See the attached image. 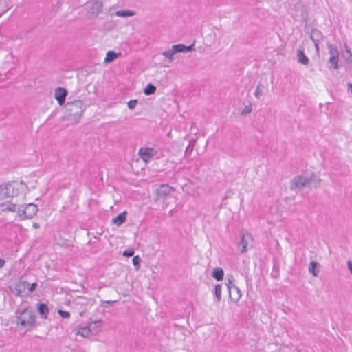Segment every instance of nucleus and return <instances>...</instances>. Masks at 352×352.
I'll return each instance as SVG.
<instances>
[{"instance_id": "nucleus-40", "label": "nucleus", "mask_w": 352, "mask_h": 352, "mask_svg": "<svg viewBox=\"0 0 352 352\" xmlns=\"http://www.w3.org/2000/svg\"><path fill=\"white\" fill-rule=\"evenodd\" d=\"M314 43L316 52H318L320 50L319 43Z\"/></svg>"}, {"instance_id": "nucleus-15", "label": "nucleus", "mask_w": 352, "mask_h": 352, "mask_svg": "<svg viewBox=\"0 0 352 352\" xmlns=\"http://www.w3.org/2000/svg\"><path fill=\"white\" fill-rule=\"evenodd\" d=\"M297 59L298 63L302 64V65H308L309 60L308 57L305 55L304 53V51L302 50H298L297 51Z\"/></svg>"}, {"instance_id": "nucleus-14", "label": "nucleus", "mask_w": 352, "mask_h": 352, "mask_svg": "<svg viewBox=\"0 0 352 352\" xmlns=\"http://www.w3.org/2000/svg\"><path fill=\"white\" fill-rule=\"evenodd\" d=\"M172 188L167 185V184H163L161 185L156 190L157 195L158 197H164L166 195H168L171 191Z\"/></svg>"}, {"instance_id": "nucleus-39", "label": "nucleus", "mask_w": 352, "mask_h": 352, "mask_svg": "<svg viewBox=\"0 0 352 352\" xmlns=\"http://www.w3.org/2000/svg\"><path fill=\"white\" fill-rule=\"evenodd\" d=\"M232 285H234L232 283V280L231 279H229L228 280V282L227 283V287H228V289H229V286H232Z\"/></svg>"}, {"instance_id": "nucleus-8", "label": "nucleus", "mask_w": 352, "mask_h": 352, "mask_svg": "<svg viewBox=\"0 0 352 352\" xmlns=\"http://www.w3.org/2000/svg\"><path fill=\"white\" fill-rule=\"evenodd\" d=\"M239 245L242 247L241 253L247 251L248 248L253 246V237L251 234L248 232H242L241 234V241Z\"/></svg>"}, {"instance_id": "nucleus-5", "label": "nucleus", "mask_w": 352, "mask_h": 352, "mask_svg": "<svg viewBox=\"0 0 352 352\" xmlns=\"http://www.w3.org/2000/svg\"><path fill=\"white\" fill-rule=\"evenodd\" d=\"M17 213L21 220L32 219L36 215L38 208L34 204H28L25 207L19 206L17 207Z\"/></svg>"}, {"instance_id": "nucleus-21", "label": "nucleus", "mask_w": 352, "mask_h": 352, "mask_svg": "<svg viewBox=\"0 0 352 352\" xmlns=\"http://www.w3.org/2000/svg\"><path fill=\"white\" fill-rule=\"evenodd\" d=\"M224 272L222 268L217 267L214 269L212 276L217 280H221L223 278Z\"/></svg>"}, {"instance_id": "nucleus-37", "label": "nucleus", "mask_w": 352, "mask_h": 352, "mask_svg": "<svg viewBox=\"0 0 352 352\" xmlns=\"http://www.w3.org/2000/svg\"><path fill=\"white\" fill-rule=\"evenodd\" d=\"M85 327L87 328V329L89 331V333L90 334V336H94V335H96V333H94V332H92V329H91L90 326L87 324L86 325H85Z\"/></svg>"}, {"instance_id": "nucleus-2", "label": "nucleus", "mask_w": 352, "mask_h": 352, "mask_svg": "<svg viewBox=\"0 0 352 352\" xmlns=\"http://www.w3.org/2000/svg\"><path fill=\"white\" fill-rule=\"evenodd\" d=\"M320 182V179L314 175L311 177L301 175L296 177L292 179L290 188L292 190H300L305 187L317 188Z\"/></svg>"}, {"instance_id": "nucleus-33", "label": "nucleus", "mask_w": 352, "mask_h": 352, "mask_svg": "<svg viewBox=\"0 0 352 352\" xmlns=\"http://www.w3.org/2000/svg\"><path fill=\"white\" fill-rule=\"evenodd\" d=\"M134 254V250L132 249H128L122 253V255L126 257H131L133 256Z\"/></svg>"}, {"instance_id": "nucleus-28", "label": "nucleus", "mask_w": 352, "mask_h": 352, "mask_svg": "<svg viewBox=\"0 0 352 352\" xmlns=\"http://www.w3.org/2000/svg\"><path fill=\"white\" fill-rule=\"evenodd\" d=\"M214 294L218 302L221 300V285L217 284L214 287Z\"/></svg>"}, {"instance_id": "nucleus-19", "label": "nucleus", "mask_w": 352, "mask_h": 352, "mask_svg": "<svg viewBox=\"0 0 352 352\" xmlns=\"http://www.w3.org/2000/svg\"><path fill=\"white\" fill-rule=\"evenodd\" d=\"M38 311L43 318H47L49 309L47 306L44 303H40L38 305Z\"/></svg>"}, {"instance_id": "nucleus-29", "label": "nucleus", "mask_w": 352, "mask_h": 352, "mask_svg": "<svg viewBox=\"0 0 352 352\" xmlns=\"http://www.w3.org/2000/svg\"><path fill=\"white\" fill-rule=\"evenodd\" d=\"M8 197V189L7 185H1L0 186V199Z\"/></svg>"}, {"instance_id": "nucleus-1", "label": "nucleus", "mask_w": 352, "mask_h": 352, "mask_svg": "<svg viewBox=\"0 0 352 352\" xmlns=\"http://www.w3.org/2000/svg\"><path fill=\"white\" fill-rule=\"evenodd\" d=\"M86 107L84 102L80 100L68 102L65 105V118L73 124L78 123Z\"/></svg>"}, {"instance_id": "nucleus-27", "label": "nucleus", "mask_w": 352, "mask_h": 352, "mask_svg": "<svg viewBox=\"0 0 352 352\" xmlns=\"http://www.w3.org/2000/svg\"><path fill=\"white\" fill-rule=\"evenodd\" d=\"M156 91V87L151 83H149L144 89V94L146 96L153 94Z\"/></svg>"}, {"instance_id": "nucleus-26", "label": "nucleus", "mask_w": 352, "mask_h": 352, "mask_svg": "<svg viewBox=\"0 0 352 352\" xmlns=\"http://www.w3.org/2000/svg\"><path fill=\"white\" fill-rule=\"evenodd\" d=\"M118 56V54L116 53L113 51H109L107 54L106 57L104 58V63H111L116 58H117Z\"/></svg>"}, {"instance_id": "nucleus-38", "label": "nucleus", "mask_w": 352, "mask_h": 352, "mask_svg": "<svg viewBox=\"0 0 352 352\" xmlns=\"http://www.w3.org/2000/svg\"><path fill=\"white\" fill-rule=\"evenodd\" d=\"M347 90L352 93V84L351 82L347 83Z\"/></svg>"}, {"instance_id": "nucleus-9", "label": "nucleus", "mask_w": 352, "mask_h": 352, "mask_svg": "<svg viewBox=\"0 0 352 352\" xmlns=\"http://www.w3.org/2000/svg\"><path fill=\"white\" fill-rule=\"evenodd\" d=\"M156 153L157 151L151 147L141 148L138 152L140 159L146 163L152 159Z\"/></svg>"}, {"instance_id": "nucleus-7", "label": "nucleus", "mask_w": 352, "mask_h": 352, "mask_svg": "<svg viewBox=\"0 0 352 352\" xmlns=\"http://www.w3.org/2000/svg\"><path fill=\"white\" fill-rule=\"evenodd\" d=\"M6 185L8 197H16L20 194H21L23 196L25 195V191L27 188V186L23 182H14L12 183L6 184Z\"/></svg>"}, {"instance_id": "nucleus-10", "label": "nucleus", "mask_w": 352, "mask_h": 352, "mask_svg": "<svg viewBox=\"0 0 352 352\" xmlns=\"http://www.w3.org/2000/svg\"><path fill=\"white\" fill-rule=\"evenodd\" d=\"M67 91L63 87H58L55 89L54 97L59 105H63L65 102Z\"/></svg>"}, {"instance_id": "nucleus-13", "label": "nucleus", "mask_w": 352, "mask_h": 352, "mask_svg": "<svg viewBox=\"0 0 352 352\" xmlns=\"http://www.w3.org/2000/svg\"><path fill=\"white\" fill-rule=\"evenodd\" d=\"M28 282L25 280L20 281L16 285L14 292L17 296H23V294L26 291V289H28Z\"/></svg>"}, {"instance_id": "nucleus-43", "label": "nucleus", "mask_w": 352, "mask_h": 352, "mask_svg": "<svg viewBox=\"0 0 352 352\" xmlns=\"http://www.w3.org/2000/svg\"><path fill=\"white\" fill-rule=\"evenodd\" d=\"M107 303L113 304V303H114V302H115V301H110V300H109V301H107Z\"/></svg>"}, {"instance_id": "nucleus-11", "label": "nucleus", "mask_w": 352, "mask_h": 352, "mask_svg": "<svg viewBox=\"0 0 352 352\" xmlns=\"http://www.w3.org/2000/svg\"><path fill=\"white\" fill-rule=\"evenodd\" d=\"M229 295L232 301L237 302L240 300L242 294L238 287L232 285L229 286Z\"/></svg>"}, {"instance_id": "nucleus-25", "label": "nucleus", "mask_w": 352, "mask_h": 352, "mask_svg": "<svg viewBox=\"0 0 352 352\" xmlns=\"http://www.w3.org/2000/svg\"><path fill=\"white\" fill-rule=\"evenodd\" d=\"M1 210L2 211H10L15 212L16 211V205L12 203H7L0 205Z\"/></svg>"}, {"instance_id": "nucleus-24", "label": "nucleus", "mask_w": 352, "mask_h": 352, "mask_svg": "<svg viewBox=\"0 0 352 352\" xmlns=\"http://www.w3.org/2000/svg\"><path fill=\"white\" fill-rule=\"evenodd\" d=\"M322 38V34L320 31L314 30L311 34V38L314 43H319Z\"/></svg>"}, {"instance_id": "nucleus-18", "label": "nucleus", "mask_w": 352, "mask_h": 352, "mask_svg": "<svg viewBox=\"0 0 352 352\" xmlns=\"http://www.w3.org/2000/svg\"><path fill=\"white\" fill-rule=\"evenodd\" d=\"M309 273L314 276H318L319 274V264L316 261H311L309 267Z\"/></svg>"}, {"instance_id": "nucleus-3", "label": "nucleus", "mask_w": 352, "mask_h": 352, "mask_svg": "<svg viewBox=\"0 0 352 352\" xmlns=\"http://www.w3.org/2000/svg\"><path fill=\"white\" fill-rule=\"evenodd\" d=\"M16 324L25 328L31 327L35 322L34 311L30 309H25L16 317Z\"/></svg>"}, {"instance_id": "nucleus-22", "label": "nucleus", "mask_w": 352, "mask_h": 352, "mask_svg": "<svg viewBox=\"0 0 352 352\" xmlns=\"http://www.w3.org/2000/svg\"><path fill=\"white\" fill-rule=\"evenodd\" d=\"M75 331L76 335H80L83 338H89L91 336L90 334L89 333V331L85 326L78 327L76 329Z\"/></svg>"}, {"instance_id": "nucleus-31", "label": "nucleus", "mask_w": 352, "mask_h": 352, "mask_svg": "<svg viewBox=\"0 0 352 352\" xmlns=\"http://www.w3.org/2000/svg\"><path fill=\"white\" fill-rule=\"evenodd\" d=\"M58 314L62 317V318H68L70 317V314L69 312L67 311H63V310H61V309H59L58 311Z\"/></svg>"}, {"instance_id": "nucleus-17", "label": "nucleus", "mask_w": 352, "mask_h": 352, "mask_svg": "<svg viewBox=\"0 0 352 352\" xmlns=\"http://www.w3.org/2000/svg\"><path fill=\"white\" fill-rule=\"evenodd\" d=\"M345 50L342 52V56L349 64H352V52L347 45H345Z\"/></svg>"}, {"instance_id": "nucleus-35", "label": "nucleus", "mask_w": 352, "mask_h": 352, "mask_svg": "<svg viewBox=\"0 0 352 352\" xmlns=\"http://www.w3.org/2000/svg\"><path fill=\"white\" fill-rule=\"evenodd\" d=\"M252 107L250 105L246 106L241 112V114L246 115L248 113H251Z\"/></svg>"}, {"instance_id": "nucleus-16", "label": "nucleus", "mask_w": 352, "mask_h": 352, "mask_svg": "<svg viewBox=\"0 0 352 352\" xmlns=\"http://www.w3.org/2000/svg\"><path fill=\"white\" fill-rule=\"evenodd\" d=\"M87 324L90 326L91 329H92V332H94V333L97 334L101 327L102 320H93L89 322Z\"/></svg>"}, {"instance_id": "nucleus-32", "label": "nucleus", "mask_w": 352, "mask_h": 352, "mask_svg": "<svg viewBox=\"0 0 352 352\" xmlns=\"http://www.w3.org/2000/svg\"><path fill=\"white\" fill-rule=\"evenodd\" d=\"M138 104L137 100H131L127 102L129 109H133Z\"/></svg>"}, {"instance_id": "nucleus-23", "label": "nucleus", "mask_w": 352, "mask_h": 352, "mask_svg": "<svg viewBox=\"0 0 352 352\" xmlns=\"http://www.w3.org/2000/svg\"><path fill=\"white\" fill-rule=\"evenodd\" d=\"M115 14L120 17H126L134 16L135 12L130 10H122L116 11Z\"/></svg>"}, {"instance_id": "nucleus-42", "label": "nucleus", "mask_w": 352, "mask_h": 352, "mask_svg": "<svg viewBox=\"0 0 352 352\" xmlns=\"http://www.w3.org/2000/svg\"><path fill=\"white\" fill-rule=\"evenodd\" d=\"M33 227L35 228H38V224L35 223L33 224Z\"/></svg>"}, {"instance_id": "nucleus-4", "label": "nucleus", "mask_w": 352, "mask_h": 352, "mask_svg": "<svg viewBox=\"0 0 352 352\" xmlns=\"http://www.w3.org/2000/svg\"><path fill=\"white\" fill-rule=\"evenodd\" d=\"M327 48L329 54V58L327 60L328 69L329 70L338 69L339 67V52L336 46L333 44L328 43Z\"/></svg>"}, {"instance_id": "nucleus-36", "label": "nucleus", "mask_w": 352, "mask_h": 352, "mask_svg": "<svg viewBox=\"0 0 352 352\" xmlns=\"http://www.w3.org/2000/svg\"><path fill=\"white\" fill-rule=\"evenodd\" d=\"M36 286H37L36 283H33L31 285L29 284V287H28V289L29 292H33L36 289Z\"/></svg>"}, {"instance_id": "nucleus-6", "label": "nucleus", "mask_w": 352, "mask_h": 352, "mask_svg": "<svg viewBox=\"0 0 352 352\" xmlns=\"http://www.w3.org/2000/svg\"><path fill=\"white\" fill-rule=\"evenodd\" d=\"M193 45L189 46H186L184 44L174 45L170 50L163 52L162 55L171 62L176 53L191 52L193 50Z\"/></svg>"}, {"instance_id": "nucleus-30", "label": "nucleus", "mask_w": 352, "mask_h": 352, "mask_svg": "<svg viewBox=\"0 0 352 352\" xmlns=\"http://www.w3.org/2000/svg\"><path fill=\"white\" fill-rule=\"evenodd\" d=\"M263 85L261 83H258L254 91V96L256 98L259 99L261 96V88L263 87Z\"/></svg>"}, {"instance_id": "nucleus-12", "label": "nucleus", "mask_w": 352, "mask_h": 352, "mask_svg": "<svg viewBox=\"0 0 352 352\" xmlns=\"http://www.w3.org/2000/svg\"><path fill=\"white\" fill-rule=\"evenodd\" d=\"M103 3L101 1H94L90 8L89 13L92 16H97L102 10Z\"/></svg>"}, {"instance_id": "nucleus-41", "label": "nucleus", "mask_w": 352, "mask_h": 352, "mask_svg": "<svg viewBox=\"0 0 352 352\" xmlns=\"http://www.w3.org/2000/svg\"><path fill=\"white\" fill-rule=\"evenodd\" d=\"M5 265V261L0 258V268L3 267Z\"/></svg>"}, {"instance_id": "nucleus-34", "label": "nucleus", "mask_w": 352, "mask_h": 352, "mask_svg": "<svg viewBox=\"0 0 352 352\" xmlns=\"http://www.w3.org/2000/svg\"><path fill=\"white\" fill-rule=\"evenodd\" d=\"M140 261L141 259L139 256H135L132 260L133 264L138 268L140 267Z\"/></svg>"}, {"instance_id": "nucleus-20", "label": "nucleus", "mask_w": 352, "mask_h": 352, "mask_svg": "<svg viewBox=\"0 0 352 352\" xmlns=\"http://www.w3.org/2000/svg\"><path fill=\"white\" fill-rule=\"evenodd\" d=\"M126 212H121L116 217L113 219V223L117 225L118 226H120L126 221Z\"/></svg>"}]
</instances>
